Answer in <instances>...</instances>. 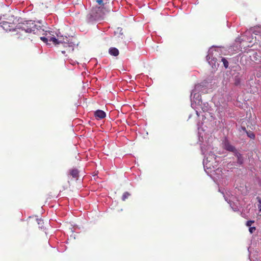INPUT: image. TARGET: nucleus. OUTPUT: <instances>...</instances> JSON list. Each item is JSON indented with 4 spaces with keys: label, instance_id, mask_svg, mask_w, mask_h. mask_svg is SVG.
Returning <instances> with one entry per match:
<instances>
[{
    "label": "nucleus",
    "instance_id": "nucleus-5",
    "mask_svg": "<svg viewBox=\"0 0 261 261\" xmlns=\"http://www.w3.org/2000/svg\"><path fill=\"white\" fill-rule=\"evenodd\" d=\"M224 148L227 150H228L229 151L236 152L237 151V150L236 149L235 147L231 145L229 142H226L224 143Z\"/></svg>",
    "mask_w": 261,
    "mask_h": 261
},
{
    "label": "nucleus",
    "instance_id": "nucleus-3",
    "mask_svg": "<svg viewBox=\"0 0 261 261\" xmlns=\"http://www.w3.org/2000/svg\"><path fill=\"white\" fill-rule=\"evenodd\" d=\"M101 7L93 8L90 13V19L92 20H100L103 18L105 12Z\"/></svg>",
    "mask_w": 261,
    "mask_h": 261
},
{
    "label": "nucleus",
    "instance_id": "nucleus-12",
    "mask_svg": "<svg viewBox=\"0 0 261 261\" xmlns=\"http://www.w3.org/2000/svg\"><path fill=\"white\" fill-rule=\"evenodd\" d=\"M247 135L251 139H254L255 138V135L251 132H248Z\"/></svg>",
    "mask_w": 261,
    "mask_h": 261
},
{
    "label": "nucleus",
    "instance_id": "nucleus-10",
    "mask_svg": "<svg viewBox=\"0 0 261 261\" xmlns=\"http://www.w3.org/2000/svg\"><path fill=\"white\" fill-rule=\"evenodd\" d=\"M130 195V193L128 192H125L123 193L122 196V200L125 201Z\"/></svg>",
    "mask_w": 261,
    "mask_h": 261
},
{
    "label": "nucleus",
    "instance_id": "nucleus-1",
    "mask_svg": "<svg viewBox=\"0 0 261 261\" xmlns=\"http://www.w3.org/2000/svg\"><path fill=\"white\" fill-rule=\"evenodd\" d=\"M14 31L16 32L15 34L17 39H23L27 37V33H33L40 36L44 34V29L42 26L37 24L32 20H28L19 23Z\"/></svg>",
    "mask_w": 261,
    "mask_h": 261
},
{
    "label": "nucleus",
    "instance_id": "nucleus-2",
    "mask_svg": "<svg viewBox=\"0 0 261 261\" xmlns=\"http://www.w3.org/2000/svg\"><path fill=\"white\" fill-rule=\"evenodd\" d=\"M48 41L53 42L55 44H63V46L66 48V50H62L63 54H65L66 52L72 51L74 50V44L72 42L69 43L66 36L65 37L58 36L57 38L55 37L49 36Z\"/></svg>",
    "mask_w": 261,
    "mask_h": 261
},
{
    "label": "nucleus",
    "instance_id": "nucleus-11",
    "mask_svg": "<svg viewBox=\"0 0 261 261\" xmlns=\"http://www.w3.org/2000/svg\"><path fill=\"white\" fill-rule=\"evenodd\" d=\"M221 61L223 62V65L225 67V68H227L229 65L227 60L225 58H222L221 59Z\"/></svg>",
    "mask_w": 261,
    "mask_h": 261
},
{
    "label": "nucleus",
    "instance_id": "nucleus-8",
    "mask_svg": "<svg viewBox=\"0 0 261 261\" xmlns=\"http://www.w3.org/2000/svg\"><path fill=\"white\" fill-rule=\"evenodd\" d=\"M79 172L76 169H72L70 170V175L73 178H77L79 176Z\"/></svg>",
    "mask_w": 261,
    "mask_h": 261
},
{
    "label": "nucleus",
    "instance_id": "nucleus-4",
    "mask_svg": "<svg viewBox=\"0 0 261 261\" xmlns=\"http://www.w3.org/2000/svg\"><path fill=\"white\" fill-rule=\"evenodd\" d=\"M94 116L97 119H102L106 117V113L100 110L96 111L94 113Z\"/></svg>",
    "mask_w": 261,
    "mask_h": 261
},
{
    "label": "nucleus",
    "instance_id": "nucleus-17",
    "mask_svg": "<svg viewBox=\"0 0 261 261\" xmlns=\"http://www.w3.org/2000/svg\"><path fill=\"white\" fill-rule=\"evenodd\" d=\"M37 221L39 225H41L43 223V220H42L37 219Z\"/></svg>",
    "mask_w": 261,
    "mask_h": 261
},
{
    "label": "nucleus",
    "instance_id": "nucleus-6",
    "mask_svg": "<svg viewBox=\"0 0 261 261\" xmlns=\"http://www.w3.org/2000/svg\"><path fill=\"white\" fill-rule=\"evenodd\" d=\"M1 27L3 28L4 30L6 31H11L12 29L10 28V23L7 21H3L2 23H1Z\"/></svg>",
    "mask_w": 261,
    "mask_h": 261
},
{
    "label": "nucleus",
    "instance_id": "nucleus-13",
    "mask_svg": "<svg viewBox=\"0 0 261 261\" xmlns=\"http://www.w3.org/2000/svg\"><path fill=\"white\" fill-rule=\"evenodd\" d=\"M96 2L100 6V7L103 8V9H105L104 8V4L102 0H97Z\"/></svg>",
    "mask_w": 261,
    "mask_h": 261
},
{
    "label": "nucleus",
    "instance_id": "nucleus-18",
    "mask_svg": "<svg viewBox=\"0 0 261 261\" xmlns=\"http://www.w3.org/2000/svg\"><path fill=\"white\" fill-rule=\"evenodd\" d=\"M258 202H259V204H258V210H259V211L261 212V200L259 199L258 200Z\"/></svg>",
    "mask_w": 261,
    "mask_h": 261
},
{
    "label": "nucleus",
    "instance_id": "nucleus-14",
    "mask_svg": "<svg viewBox=\"0 0 261 261\" xmlns=\"http://www.w3.org/2000/svg\"><path fill=\"white\" fill-rule=\"evenodd\" d=\"M254 222V221H252V220H249V221H247V222H246V226H249V227H250L251 226V225Z\"/></svg>",
    "mask_w": 261,
    "mask_h": 261
},
{
    "label": "nucleus",
    "instance_id": "nucleus-15",
    "mask_svg": "<svg viewBox=\"0 0 261 261\" xmlns=\"http://www.w3.org/2000/svg\"><path fill=\"white\" fill-rule=\"evenodd\" d=\"M40 39L44 42H46L48 41V37L47 38L44 37H40Z\"/></svg>",
    "mask_w": 261,
    "mask_h": 261
},
{
    "label": "nucleus",
    "instance_id": "nucleus-7",
    "mask_svg": "<svg viewBox=\"0 0 261 261\" xmlns=\"http://www.w3.org/2000/svg\"><path fill=\"white\" fill-rule=\"evenodd\" d=\"M109 52L111 55L114 56H117L119 54L118 49L115 47H111L109 49Z\"/></svg>",
    "mask_w": 261,
    "mask_h": 261
},
{
    "label": "nucleus",
    "instance_id": "nucleus-16",
    "mask_svg": "<svg viewBox=\"0 0 261 261\" xmlns=\"http://www.w3.org/2000/svg\"><path fill=\"white\" fill-rule=\"evenodd\" d=\"M256 229V228L255 227H250L249 229V232L250 233H253Z\"/></svg>",
    "mask_w": 261,
    "mask_h": 261
},
{
    "label": "nucleus",
    "instance_id": "nucleus-9",
    "mask_svg": "<svg viewBox=\"0 0 261 261\" xmlns=\"http://www.w3.org/2000/svg\"><path fill=\"white\" fill-rule=\"evenodd\" d=\"M235 155L237 158V162L239 163L240 164H242L243 163V157L239 152H238L237 151L235 152Z\"/></svg>",
    "mask_w": 261,
    "mask_h": 261
}]
</instances>
